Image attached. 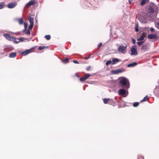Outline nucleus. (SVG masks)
<instances>
[{"label":"nucleus","mask_w":159,"mask_h":159,"mask_svg":"<svg viewBox=\"0 0 159 159\" xmlns=\"http://www.w3.org/2000/svg\"><path fill=\"white\" fill-rule=\"evenodd\" d=\"M5 5L4 2H2L0 3V9H2L4 8V7Z\"/></svg>","instance_id":"nucleus-24"},{"label":"nucleus","mask_w":159,"mask_h":159,"mask_svg":"<svg viewBox=\"0 0 159 159\" xmlns=\"http://www.w3.org/2000/svg\"><path fill=\"white\" fill-rule=\"evenodd\" d=\"M137 64L136 62H134L132 63L129 64L127 66L129 67L134 66L137 65Z\"/></svg>","instance_id":"nucleus-17"},{"label":"nucleus","mask_w":159,"mask_h":159,"mask_svg":"<svg viewBox=\"0 0 159 159\" xmlns=\"http://www.w3.org/2000/svg\"><path fill=\"white\" fill-rule=\"evenodd\" d=\"M16 55V52H11L10 54L9 57L10 58H14L15 57Z\"/></svg>","instance_id":"nucleus-18"},{"label":"nucleus","mask_w":159,"mask_h":159,"mask_svg":"<svg viewBox=\"0 0 159 159\" xmlns=\"http://www.w3.org/2000/svg\"><path fill=\"white\" fill-rule=\"evenodd\" d=\"M135 30L136 32L139 31V29L138 28V26L137 25H136V27L135 28Z\"/></svg>","instance_id":"nucleus-34"},{"label":"nucleus","mask_w":159,"mask_h":159,"mask_svg":"<svg viewBox=\"0 0 159 159\" xmlns=\"http://www.w3.org/2000/svg\"><path fill=\"white\" fill-rule=\"evenodd\" d=\"M157 25L159 27V22L158 23H157Z\"/></svg>","instance_id":"nucleus-47"},{"label":"nucleus","mask_w":159,"mask_h":159,"mask_svg":"<svg viewBox=\"0 0 159 159\" xmlns=\"http://www.w3.org/2000/svg\"><path fill=\"white\" fill-rule=\"evenodd\" d=\"M130 51L131 52V54L132 55H136L138 54L136 48L135 46V45H134L132 46Z\"/></svg>","instance_id":"nucleus-7"},{"label":"nucleus","mask_w":159,"mask_h":159,"mask_svg":"<svg viewBox=\"0 0 159 159\" xmlns=\"http://www.w3.org/2000/svg\"><path fill=\"white\" fill-rule=\"evenodd\" d=\"M120 83L123 88L128 89L129 87V81L125 78L122 77L121 78L120 80Z\"/></svg>","instance_id":"nucleus-1"},{"label":"nucleus","mask_w":159,"mask_h":159,"mask_svg":"<svg viewBox=\"0 0 159 159\" xmlns=\"http://www.w3.org/2000/svg\"><path fill=\"white\" fill-rule=\"evenodd\" d=\"M17 4L16 2L10 3L7 5V7L9 8H12L15 7Z\"/></svg>","instance_id":"nucleus-9"},{"label":"nucleus","mask_w":159,"mask_h":159,"mask_svg":"<svg viewBox=\"0 0 159 159\" xmlns=\"http://www.w3.org/2000/svg\"><path fill=\"white\" fill-rule=\"evenodd\" d=\"M3 36L7 40L10 41L13 40L14 41V40L16 39V38L15 37L10 36V35L8 34H3Z\"/></svg>","instance_id":"nucleus-4"},{"label":"nucleus","mask_w":159,"mask_h":159,"mask_svg":"<svg viewBox=\"0 0 159 159\" xmlns=\"http://www.w3.org/2000/svg\"><path fill=\"white\" fill-rule=\"evenodd\" d=\"M118 94L120 95L123 96L124 97H126L128 95L127 92L124 89H119L118 92Z\"/></svg>","instance_id":"nucleus-5"},{"label":"nucleus","mask_w":159,"mask_h":159,"mask_svg":"<svg viewBox=\"0 0 159 159\" xmlns=\"http://www.w3.org/2000/svg\"><path fill=\"white\" fill-rule=\"evenodd\" d=\"M26 30L27 29L25 28L23 30V32L25 33L26 32Z\"/></svg>","instance_id":"nucleus-43"},{"label":"nucleus","mask_w":159,"mask_h":159,"mask_svg":"<svg viewBox=\"0 0 159 159\" xmlns=\"http://www.w3.org/2000/svg\"><path fill=\"white\" fill-rule=\"evenodd\" d=\"M46 48H48V46H46Z\"/></svg>","instance_id":"nucleus-49"},{"label":"nucleus","mask_w":159,"mask_h":159,"mask_svg":"<svg viewBox=\"0 0 159 159\" xmlns=\"http://www.w3.org/2000/svg\"><path fill=\"white\" fill-rule=\"evenodd\" d=\"M146 35V33L145 32H143L140 37L138 39V40L139 41L143 40L145 37Z\"/></svg>","instance_id":"nucleus-14"},{"label":"nucleus","mask_w":159,"mask_h":159,"mask_svg":"<svg viewBox=\"0 0 159 159\" xmlns=\"http://www.w3.org/2000/svg\"><path fill=\"white\" fill-rule=\"evenodd\" d=\"M148 99L147 96H145L144 98L142 100L140 101L141 102H145L147 101V99Z\"/></svg>","instance_id":"nucleus-20"},{"label":"nucleus","mask_w":159,"mask_h":159,"mask_svg":"<svg viewBox=\"0 0 159 159\" xmlns=\"http://www.w3.org/2000/svg\"><path fill=\"white\" fill-rule=\"evenodd\" d=\"M123 69H118L115 70H113L110 71V73L111 74H117L119 73L122 72L123 71Z\"/></svg>","instance_id":"nucleus-8"},{"label":"nucleus","mask_w":159,"mask_h":159,"mask_svg":"<svg viewBox=\"0 0 159 159\" xmlns=\"http://www.w3.org/2000/svg\"><path fill=\"white\" fill-rule=\"evenodd\" d=\"M90 75H91L90 74H86L84 76L87 79L90 76Z\"/></svg>","instance_id":"nucleus-29"},{"label":"nucleus","mask_w":159,"mask_h":159,"mask_svg":"<svg viewBox=\"0 0 159 159\" xmlns=\"http://www.w3.org/2000/svg\"><path fill=\"white\" fill-rule=\"evenodd\" d=\"M126 49V46H124L122 45H120L118 48V51L122 53H125V51Z\"/></svg>","instance_id":"nucleus-3"},{"label":"nucleus","mask_w":159,"mask_h":159,"mask_svg":"<svg viewBox=\"0 0 159 159\" xmlns=\"http://www.w3.org/2000/svg\"><path fill=\"white\" fill-rule=\"evenodd\" d=\"M86 79V78L84 76V77H82L80 78V80L81 81H84Z\"/></svg>","instance_id":"nucleus-28"},{"label":"nucleus","mask_w":159,"mask_h":159,"mask_svg":"<svg viewBox=\"0 0 159 159\" xmlns=\"http://www.w3.org/2000/svg\"><path fill=\"white\" fill-rule=\"evenodd\" d=\"M39 50H42L43 49V48L42 46H40V47H39Z\"/></svg>","instance_id":"nucleus-39"},{"label":"nucleus","mask_w":159,"mask_h":159,"mask_svg":"<svg viewBox=\"0 0 159 159\" xmlns=\"http://www.w3.org/2000/svg\"><path fill=\"white\" fill-rule=\"evenodd\" d=\"M111 62H112L111 61V60H109V61H107V62L106 63V65L108 66L109 64L111 63Z\"/></svg>","instance_id":"nucleus-30"},{"label":"nucleus","mask_w":159,"mask_h":159,"mask_svg":"<svg viewBox=\"0 0 159 159\" xmlns=\"http://www.w3.org/2000/svg\"><path fill=\"white\" fill-rule=\"evenodd\" d=\"M102 43H100L98 44V48H100L101 47V46H102Z\"/></svg>","instance_id":"nucleus-38"},{"label":"nucleus","mask_w":159,"mask_h":159,"mask_svg":"<svg viewBox=\"0 0 159 159\" xmlns=\"http://www.w3.org/2000/svg\"><path fill=\"white\" fill-rule=\"evenodd\" d=\"M62 61L64 63H67L69 62V59L68 58H66L64 60H63Z\"/></svg>","instance_id":"nucleus-27"},{"label":"nucleus","mask_w":159,"mask_h":159,"mask_svg":"<svg viewBox=\"0 0 159 159\" xmlns=\"http://www.w3.org/2000/svg\"><path fill=\"white\" fill-rule=\"evenodd\" d=\"M25 34L27 35H30V30H28L25 33Z\"/></svg>","instance_id":"nucleus-33"},{"label":"nucleus","mask_w":159,"mask_h":159,"mask_svg":"<svg viewBox=\"0 0 159 159\" xmlns=\"http://www.w3.org/2000/svg\"><path fill=\"white\" fill-rule=\"evenodd\" d=\"M28 20L30 21V25H34V19L30 16L28 17Z\"/></svg>","instance_id":"nucleus-15"},{"label":"nucleus","mask_w":159,"mask_h":159,"mask_svg":"<svg viewBox=\"0 0 159 159\" xmlns=\"http://www.w3.org/2000/svg\"><path fill=\"white\" fill-rule=\"evenodd\" d=\"M34 48H31L25 51H23L22 52V54L24 56H25L28 54L30 52L32 49H34Z\"/></svg>","instance_id":"nucleus-11"},{"label":"nucleus","mask_w":159,"mask_h":159,"mask_svg":"<svg viewBox=\"0 0 159 159\" xmlns=\"http://www.w3.org/2000/svg\"><path fill=\"white\" fill-rule=\"evenodd\" d=\"M44 38L47 40H49L51 39V36L50 35H47L44 36Z\"/></svg>","instance_id":"nucleus-25"},{"label":"nucleus","mask_w":159,"mask_h":159,"mask_svg":"<svg viewBox=\"0 0 159 159\" xmlns=\"http://www.w3.org/2000/svg\"><path fill=\"white\" fill-rule=\"evenodd\" d=\"M119 61V60L118 59L116 58H114L112 60V64H115Z\"/></svg>","instance_id":"nucleus-19"},{"label":"nucleus","mask_w":159,"mask_h":159,"mask_svg":"<svg viewBox=\"0 0 159 159\" xmlns=\"http://www.w3.org/2000/svg\"><path fill=\"white\" fill-rule=\"evenodd\" d=\"M132 41L133 43L134 44H135V43H136V40H135L133 38H132Z\"/></svg>","instance_id":"nucleus-37"},{"label":"nucleus","mask_w":159,"mask_h":159,"mask_svg":"<svg viewBox=\"0 0 159 159\" xmlns=\"http://www.w3.org/2000/svg\"><path fill=\"white\" fill-rule=\"evenodd\" d=\"M146 48V46H143V47H142V48L143 49H144V48Z\"/></svg>","instance_id":"nucleus-45"},{"label":"nucleus","mask_w":159,"mask_h":159,"mask_svg":"<svg viewBox=\"0 0 159 159\" xmlns=\"http://www.w3.org/2000/svg\"><path fill=\"white\" fill-rule=\"evenodd\" d=\"M154 92L157 97H159V88L156 87L154 89Z\"/></svg>","instance_id":"nucleus-12"},{"label":"nucleus","mask_w":159,"mask_h":159,"mask_svg":"<svg viewBox=\"0 0 159 159\" xmlns=\"http://www.w3.org/2000/svg\"><path fill=\"white\" fill-rule=\"evenodd\" d=\"M148 38L150 39H157L158 37L156 34H151L148 35Z\"/></svg>","instance_id":"nucleus-10"},{"label":"nucleus","mask_w":159,"mask_h":159,"mask_svg":"<svg viewBox=\"0 0 159 159\" xmlns=\"http://www.w3.org/2000/svg\"><path fill=\"white\" fill-rule=\"evenodd\" d=\"M16 39L18 40V41H17L16 40H15L14 41V42L15 44H17L20 42L24 41L25 40L29 41V39L25 38L23 37L16 38Z\"/></svg>","instance_id":"nucleus-6"},{"label":"nucleus","mask_w":159,"mask_h":159,"mask_svg":"<svg viewBox=\"0 0 159 159\" xmlns=\"http://www.w3.org/2000/svg\"><path fill=\"white\" fill-rule=\"evenodd\" d=\"M143 41L138 42H137V43L138 45H140L142 44H143Z\"/></svg>","instance_id":"nucleus-31"},{"label":"nucleus","mask_w":159,"mask_h":159,"mask_svg":"<svg viewBox=\"0 0 159 159\" xmlns=\"http://www.w3.org/2000/svg\"><path fill=\"white\" fill-rule=\"evenodd\" d=\"M158 9L157 6L152 3L148 8V11L151 13H155L156 15L158 12Z\"/></svg>","instance_id":"nucleus-2"},{"label":"nucleus","mask_w":159,"mask_h":159,"mask_svg":"<svg viewBox=\"0 0 159 159\" xmlns=\"http://www.w3.org/2000/svg\"><path fill=\"white\" fill-rule=\"evenodd\" d=\"M116 98H117V97H115V98H114L115 99H116Z\"/></svg>","instance_id":"nucleus-48"},{"label":"nucleus","mask_w":159,"mask_h":159,"mask_svg":"<svg viewBox=\"0 0 159 159\" xmlns=\"http://www.w3.org/2000/svg\"><path fill=\"white\" fill-rule=\"evenodd\" d=\"M139 102H134L133 103V106L134 107H137L139 105Z\"/></svg>","instance_id":"nucleus-26"},{"label":"nucleus","mask_w":159,"mask_h":159,"mask_svg":"<svg viewBox=\"0 0 159 159\" xmlns=\"http://www.w3.org/2000/svg\"><path fill=\"white\" fill-rule=\"evenodd\" d=\"M90 56H91V55H89V57H85V58H84V59H85V60H87V59H89V58H90Z\"/></svg>","instance_id":"nucleus-42"},{"label":"nucleus","mask_w":159,"mask_h":159,"mask_svg":"<svg viewBox=\"0 0 159 159\" xmlns=\"http://www.w3.org/2000/svg\"><path fill=\"white\" fill-rule=\"evenodd\" d=\"M43 49H44L45 48H46V47H45V46H43Z\"/></svg>","instance_id":"nucleus-46"},{"label":"nucleus","mask_w":159,"mask_h":159,"mask_svg":"<svg viewBox=\"0 0 159 159\" xmlns=\"http://www.w3.org/2000/svg\"><path fill=\"white\" fill-rule=\"evenodd\" d=\"M18 21L20 25H21L23 23V20L22 18H19L18 19Z\"/></svg>","instance_id":"nucleus-21"},{"label":"nucleus","mask_w":159,"mask_h":159,"mask_svg":"<svg viewBox=\"0 0 159 159\" xmlns=\"http://www.w3.org/2000/svg\"><path fill=\"white\" fill-rule=\"evenodd\" d=\"M109 100V98H104L103 99L104 103L105 104L108 103Z\"/></svg>","instance_id":"nucleus-23"},{"label":"nucleus","mask_w":159,"mask_h":159,"mask_svg":"<svg viewBox=\"0 0 159 159\" xmlns=\"http://www.w3.org/2000/svg\"><path fill=\"white\" fill-rule=\"evenodd\" d=\"M109 99L108 104L110 105H113L114 104V102L112 99L110 98H109Z\"/></svg>","instance_id":"nucleus-22"},{"label":"nucleus","mask_w":159,"mask_h":159,"mask_svg":"<svg viewBox=\"0 0 159 159\" xmlns=\"http://www.w3.org/2000/svg\"><path fill=\"white\" fill-rule=\"evenodd\" d=\"M91 68V66H88L86 67V70L88 71L90 70Z\"/></svg>","instance_id":"nucleus-36"},{"label":"nucleus","mask_w":159,"mask_h":159,"mask_svg":"<svg viewBox=\"0 0 159 159\" xmlns=\"http://www.w3.org/2000/svg\"><path fill=\"white\" fill-rule=\"evenodd\" d=\"M33 25H30L29 27V30H30L32 29L33 28Z\"/></svg>","instance_id":"nucleus-32"},{"label":"nucleus","mask_w":159,"mask_h":159,"mask_svg":"<svg viewBox=\"0 0 159 159\" xmlns=\"http://www.w3.org/2000/svg\"><path fill=\"white\" fill-rule=\"evenodd\" d=\"M35 3V1L34 0H31L29 2L26 4L25 5V7H29L31 5Z\"/></svg>","instance_id":"nucleus-13"},{"label":"nucleus","mask_w":159,"mask_h":159,"mask_svg":"<svg viewBox=\"0 0 159 159\" xmlns=\"http://www.w3.org/2000/svg\"><path fill=\"white\" fill-rule=\"evenodd\" d=\"M139 20L140 21H141L142 22H144V21H143L142 20V19L141 18H139Z\"/></svg>","instance_id":"nucleus-44"},{"label":"nucleus","mask_w":159,"mask_h":159,"mask_svg":"<svg viewBox=\"0 0 159 159\" xmlns=\"http://www.w3.org/2000/svg\"><path fill=\"white\" fill-rule=\"evenodd\" d=\"M24 25L25 28L27 29V25H28L27 24L25 23H24Z\"/></svg>","instance_id":"nucleus-35"},{"label":"nucleus","mask_w":159,"mask_h":159,"mask_svg":"<svg viewBox=\"0 0 159 159\" xmlns=\"http://www.w3.org/2000/svg\"><path fill=\"white\" fill-rule=\"evenodd\" d=\"M150 30L151 32H153L154 31V29L152 27H151L150 29Z\"/></svg>","instance_id":"nucleus-41"},{"label":"nucleus","mask_w":159,"mask_h":159,"mask_svg":"<svg viewBox=\"0 0 159 159\" xmlns=\"http://www.w3.org/2000/svg\"><path fill=\"white\" fill-rule=\"evenodd\" d=\"M73 62L74 63H75V64H78L79 63V62L76 61V60H74L73 61Z\"/></svg>","instance_id":"nucleus-40"},{"label":"nucleus","mask_w":159,"mask_h":159,"mask_svg":"<svg viewBox=\"0 0 159 159\" xmlns=\"http://www.w3.org/2000/svg\"><path fill=\"white\" fill-rule=\"evenodd\" d=\"M149 2V0H142L141 3L140 5L143 6L145 3H148Z\"/></svg>","instance_id":"nucleus-16"}]
</instances>
